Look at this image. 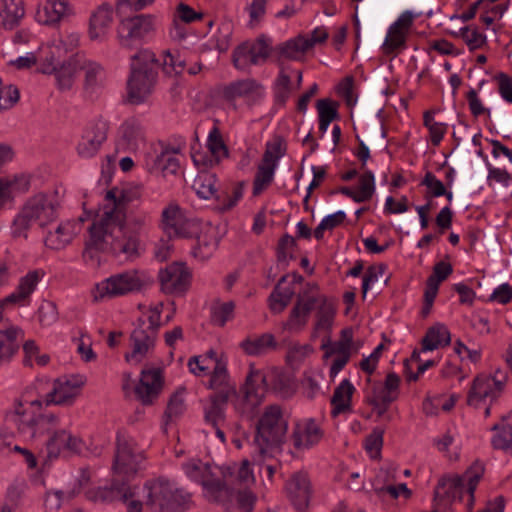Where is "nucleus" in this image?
<instances>
[{
	"label": "nucleus",
	"mask_w": 512,
	"mask_h": 512,
	"mask_svg": "<svg viewBox=\"0 0 512 512\" xmlns=\"http://www.w3.org/2000/svg\"><path fill=\"white\" fill-rule=\"evenodd\" d=\"M491 430L496 432L491 440L492 446L495 449L512 451V412L503 416L501 422L494 424Z\"/></svg>",
	"instance_id": "c9c22d12"
},
{
	"label": "nucleus",
	"mask_w": 512,
	"mask_h": 512,
	"mask_svg": "<svg viewBox=\"0 0 512 512\" xmlns=\"http://www.w3.org/2000/svg\"><path fill=\"white\" fill-rule=\"evenodd\" d=\"M184 392L185 389L181 388L171 395L163 416L165 425L176 420L184 413L186 409Z\"/></svg>",
	"instance_id": "864d4df0"
},
{
	"label": "nucleus",
	"mask_w": 512,
	"mask_h": 512,
	"mask_svg": "<svg viewBox=\"0 0 512 512\" xmlns=\"http://www.w3.org/2000/svg\"><path fill=\"white\" fill-rule=\"evenodd\" d=\"M359 193L358 203L368 201L372 198L375 192L374 174L370 170L364 171L359 177Z\"/></svg>",
	"instance_id": "e2e57ef3"
},
{
	"label": "nucleus",
	"mask_w": 512,
	"mask_h": 512,
	"mask_svg": "<svg viewBox=\"0 0 512 512\" xmlns=\"http://www.w3.org/2000/svg\"><path fill=\"white\" fill-rule=\"evenodd\" d=\"M23 351L25 355L23 363L25 366H32L33 358L39 366H45L50 361V356L48 354H39V347L33 340H28L24 343Z\"/></svg>",
	"instance_id": "052dcab7"
},
{
	"label": "nucleus",
	"mask_w": 512,
	"mask_h": 512,
	"mask_svg": "<svg viewBox=\"0 0 512 512\" xmlns=\"http://www.w3.org/2000/svg\"><path fill=\"white\" fill-rule=\"evenodd\" d=\"M322 437L323 431L314 419L298 424L292 433L293 444L297 449H309L319 443Z\"/></svg>",
	"instance_id": "cd10ccee"
},
{
	"label": "nucleus",
	"mask_w": 512,
	"mask_h": 512,
	"mask_svg": "<svg viewBox=\"0 0 512 512\" xmlns=\"http://www.w3.org/2000/svg\"><path fill=\"white\" fill-rule=\"evenodd\" d=\"M70 8L66 0H46L36 11V20L43 25L53 26L69 14Z\"/></svg>",
	"instance_id": "c85d7f7f"
},
{
	"label": "nucleus",
	"mask_w": 512,
	"mask_h": 512,
	"mask_svg": "<svg viewBox=\"0 0 512 512\" xmlns=\"http://www.w3.org/2000/svg\"><path fill=\"white\" fill-rule=\"evenodd\" d=\"M143 459L144 456L137 451L134 440L118 433L112 467L114 473L126 477L134 475Z\"/></svg>",
	"instance_id": "2eb2a0df"
},
{
	"label": "nucleus",
	"mask_w": 512,
	"mask_h": 512,
	"mask_svg": "<svg viewBox=\"0 0 512 512\" xmlns=\"http://www.w3.org/2000/svg\"><path fill=\"white\" fill-rule=\"evenodd\" d=\"M353 342L352 328H345L341 331L340 340L331 343L330 336L327 335L323 338L321 349L325 350V357H330L333 354H351V345Z\"/></svg>",
	"instance_id": "a19ab883"
},
{
	"label": "nucleus",
	"mask_w": 512,
	"mask_h": 512,
	"mask_svg": "<svg viewBox=\"0 0 512 512\" xmlns=\"http://www.w3.org/2000/svg\"><path fill=\"white\" fill-rule=\"evenodd\" d=\"M314 309L317 311L312 338L317 337L320 331L330 332L336 310L332 302L319 292L315 283H307L305 289L297 295L295 305L287 321L283 323V328L292 333L302 331Z\"/></svg>",
	"instance_id": "f257e3e1"
},
{
	"label": "nucleus",
	"mask_w": 512,
	"mask_h": 512,
	"mask_svg": "<svg viewBox=\"0 0 512 512\" xmlns=\"http://www.w3.org/2000/svg\"><path fill=\"white\" fill-rule=\"evenodd\" d=\"M158 60L150 50H141L131 56L127 79V102L139 105L147 101L154 91L158 77Z\"/></svg>",
	"instance_id": "20e7f679"
},
{
	"label": "nucleus",
	"mask_w": 512,
	"mask_h": 512,
	"mask_svg": "<svg viewBox=\"0 0 512 512\" xmlns=\"http://www.w3.org/2000/svg\"><path fill=\"white\" fill-rule=\"evenodd\" d=\"M162 371L159 368L142 370L139 383L135 387L138 400L144 405H150L162 389Z\"/></svg>",
	"instance_id": "4be33fe9"
},
{
	"label": "nucleus",
	"mask_w": 512,
	"mask_h": 512,
	"mask_svg": "<svg viewBox=\"0 0 512 512\" xmlns=\"http://www.w3.org/2000/svg\"><path fill=\"white\" fill-rule=\"evenodd\" d=\"M86 498L94 503L108 504L115 501L127 503V512H142L143 503L132 499V488L124 481L113 479L109 486L92 488L86 491Z\"/></svg>",
	"instance_id": "9b49d317"
},
{
	"label": "nucleus",
	"mask_w": 512,
	"mask_h": 512,
	"mask_svg": "<svg viewBox=\"0 0 512 512\" xmlns=\"http://www.w3.org/2000/svg\"><path fill=\"white\" fill-rule=\"evenodd\" d=\"M207 147L211 153L213 159L210 160V164H218L222 159L228 158L229 150L227 145L224 143L220 130L217 126H214L209 132L207 139Z\"/></svg>",
	"instance_id": "09e8293b"
},
{
	"label": "nucleus",
	"mask_w": 512,
	"mask_h": 512,
	"mask_svg": "<svg viewBox=\"0 0 512 512\" xmlns=\"http://www.w3.org/2000/svg\"><path fill=\"white\" fill-rule=\"evenodd\" d=\"M508 376L504 370L496 369L493 376L478 375L468 392L467 404L478 408L486 398L496 400L506 385Z\"/></svg>",
	"instance_id": "4468645a"
},
{
	"label": "nucleus",
	"mask_w": 512,
	"mask_h": 512,
	"mask_svg": "<svg viewBox=\"0 0 512 512\" xmlns=\"http://www.w3.org/2000/svg\"><path fill=\"white\" fill-rule=\"evenodd\" d=\"M400 382L401 379L396 373H388L383 385L376 384L373 386L367 401L393 403L399 397Z\"/></svg>",
	"instance_id": "7c9ffc66"
},
{
	"label": "nucleus",
	"mask_w": 512,
	"mask_h": 512,
	"mask_svg": "<svg viewBox=\"0 0 512 512\" xmlns=\"http://www.w3.org/2000/svg\"><path fill=\"white\" fill-rule=\"evenodd\" d=\"M48 457L57 458L61 453L80 454L84 443L67 430H57L52 433L46 443Z\"/></svg>",
	"instance_id": "412c9836"
},
{
	"label": "nucleus",
	"mask_w": 512,
	"mask_h": 512,
	"mask_svg": "<svg viewBox=\"0 0 512 512\" xmlns=\"http://www.w3.org/2000/svg\"><path fill=\"white\" fill-rule=\"evenodd\" d=\"M339 103L330 98L319 99L316 108L319 116V130L325 133L330 123L339 118Z\"/></svg>",
	"instance_id": "c03bdc74"
},
{
	"label": "nucleus",
	"mask_w": 512,
	"mask_h": 512,
	"mask_svg": "<svg viewBox=\"0 0 512 512\" xmlns=\"http://www.w3.org/2000/svg\"><path fill=\"white\" fill-rule=\"evenodd\" d=\"M249 49L251 54V64L253 65L264 62L271 51L270 44L265 36L259 37L256 42L249 45Z\"/></svg>",
	"instance_id": "680f3d73"
},
{
	"label": "nucleus",
	"mask_w": 512,
	"mask_h": 512,
	"mask_svg": "<svg viewBox=\"0 0 512 512\" xmlns=\"http://www.w3.org/2000/svg\"><path fill=\"white\" fill-rule=\"evenodd\" d=\"M275 338L270 333L262 334L256 338H248L241 342L240 347L248 355H262L270 349L276 348Z\"/></svg>",
	"instance_id": "a18cd8bd"
},
{
	"label": "nucleus",
	"mask_w": 512,
	"mask_h": 512,
	"mask_svg": "<svg viewBox=\"0 0 512 512\" xmlns=\"http://www.w3.org/2000/svg\"><path fill=\"white\" fill-rule=\"evenodd\" d=\"M25 491L26 483L24 481L12 483L7 489L6 503L4 506H9L11 512H13V510L21 504Z\"/></svg>",
	"instance_id": "0e129e2a"
},
{
	"label": "nucleus",
	"mask_w": 512,
	"mask_h": 512,
	"mask_svg": "<svg viewBox=\"0 0 512 512\" xmlns=\"http://www.w3.org/2000/svg\"><path fill=\"white\" fill-rule=\"evenodd\" d=\"M25 15L23 0H0V26L13 29Z\"/></svg>",
	"instance_id": "473e14b6"
},
{
	"label": "nucleus",
	"mask_w": 512,
	"mask_h": 512,
	"mask_svg": "<svg viewBox=\"0 0 512 512\" xmlns=\"http://www.w3.org/2000/svg\"><path fill=\"white\" fill-rule=\"evenodd\" d=\"M216 182L217 179L214 174L202 173L195 180L193 187L201 198L210 199L211 197H215L216 200L220 201L222 196L217 194Z\"/></svg>",
	"instance_id": "603ef678"
},
{
	"label": "nucleus",
	"mask_w": 512,
	"mask_h": 512,
	"mask_svg": "<svg viewBox=\"0 0 512 512\" xmlns=\"http://www.w3.org/2000/svg\"><path fill=\"white\" fill-rule=\"evenodd\" d=\"M119 145L128 151H136L145 143L144 130L135 118L126 120L120 127Z\"/></svg>",
	"instance_id": "c756f323"
},
{
	"label": "nucleus",
	"mask_w": 512,
	"mask_h": 512,
	"mask_svg": "<svg viewBox=\"0 0 512 512\" xmlns=\"http://www.w3.org/2000/svg\"><path fill=\"white\" fill-rule=\"evenodd\" d=\"M179 167V160L172 156L167 148L156 156L152 169L160 170L163 176L166 177L167 175H175Z\"/></svg>",
	"instance_id": "4d7b16f0"
},
{
	"label": "nucleus",
	"mask_w": 512,
	"mask_h": 512,
	"mask_svg": "<svg viewBox=\"0 0 512 512\" xmlns=\"http://www.w3.org/2000/svg\"><path fill=\"white\" fill-rule=\"evenodd\" d=\"M83 218L60 222L53 229L47 231L44 244L51 250H62L68 246L80 233Z\"/></svg>",
	"instance_id": "aec40b11"
},
{
	"label": "nucleus",
	"mask_w": 512,
	"mask_h": 512,
	"mask_svg": "<svg viewBox=\"0 0 512 512\" xmlns=\"http://www.w3.org/2000/svg\"><path fill=\"white\" fill-rule=\"evenodd\" d=\"M172 484L162 477L147 481L144 485V489L147 491L146 505L156 512H164L169 503L167 497L171 493Z\"/></svg>",
	"instance_id": "393cba45"
},
{
	"label": "nucleus",
	"mask_w": 512,
	"mask_h": 512,
	"mask_svg": "<svg viewBox=\"0 0 512 512\" xmlns=\"http://www.w3.org/2000/svg\"><path fill=\"white\" fill-rule=\"evenodd\" d=\"M124 215L118 209L116 211L108 210L98 215L89 227V240L85 244L83 258L87 263L98 265L100 262L99 252L111 253L115 256L123 254L122 252L132 251L134 248L133 241L129 244L121 245L115 240L109 227L115 224H123Z\"/></svg>",
	"instance_id": "7ed1b4c3"
},
{
	"label": "nucleus",
	"mask_w": 512,
	"mask_h": 512,
	"mask_svg": "<svg viewBox=\"0 0 512 512\" xmlns=\"http://www.w3.org/2000/svg\"><path fill=\"white\" fill-rule=\"evenodd\" d=\"M451 342V335L448 328L443 324H436L430 327L422 339V350L432 351Z\"/></svg>",
	"instance_id": "58836bf2"
},
{
	"label": "nucleus",
	"mask_w": 512,
	"mask_h": 512,
	"mask_svg": "<svg viewBox=\"0 0 512 512\" xmlns=\"http://www.w3.org/2000/svg\"><path fill=\"white\" fill-rule=\"evenodd\" d=\"M139 197L140 193L138 190H119L118 188L110 189L105 195V200L107 203L103 206L102 212H107L109 209L112 210V208L115 207L113 211L119 209L124 215L123 224H113L111 227H109L110 232L115 235L116 242L126 246V244H129L131 241H133V250L129 252H122L126 258H135L139 256V233L142 229H144L149 220L148 215L143 213L141 215L133 216L129 221H127V206L130 202Z\"/></svg>",
	"instance_id": "f03ea898"
},
{
	"label": "nucleus",
	"mask_w": 512,
	"mask_h": 512,
	"mask_svg": "<svg viewBox=\"0 0 512 512\" xmlns=\"http://www.w3.org/2000/svg\"><path fill=\"white\" fill-rule=\"evenodd\" d=\"M183 468L191 479L202 485L208 501L225 502L231 498L233 490L229 483L233 481L234 472L230 468L219 467L217 471H213L210 465L198 459L188 461Z\"/></svg>",
	"instance_id": "6e6552de"
},
{
	"label": "nucleus",
	"mask_w": 512,
	"mask_h": 512,
	"mask_svg": "<svg viewBox=\"0 0 512 512\" xmlns=\"http://www.w3.org/2000/svg\"><path fill=\"white\" fill-rule=\"evenodd\" d=\"M268 388L278 392H285L289 388V379L277 370L265 373L260 369H256L255 365L251 363L249 365V373L241 388L243 398L237 404V410L241 414L252 416L256 407L263 401Z\"/></svg>",
	"instance_id": "39448f33"
},
{
	"label": "nucleus",
	"mask_w": 512,
	"mask_h": 512,
	"mask_svg": "<svg viewBox=\"0 0 512 512\" xmlns=\"http://www.w3.org/2000/svg\"><path fill=\"white\" fill-rule=\"evenodd\" d=\"M276 166L273 164L262 163L258 166L257 173L253 182V195L258 196L272 182Z\"/></svg>",
	"instance_id": "6e6d98bb"
},
{
	"label": "nucleus",
	"mask_w": 512,
	"mask_h": 512,
	"mask_svg": "<svg viewBox=\"0 0 512 512\" xmlns=\"http://www.w3.org/2000/svg\"><path fill=\"white\" fill-rule=\"evenodd\" d=\"M186 59L178 52L165 51L162 64L163 72L169 76H177L184 72Z\"/></svg>",
	"instance_id": "13d9d810"
},
{
	"label": "nucleus",
	"mask_w": 512,
	"mask_h": 512,
	"mask_svg": "<svg viewBox=\"0 0 512 512\" xmlns=\"http://www.w3.org/2000/svg\"><path fill=\"white\" fill-rule=\"evenodd\" d=\"M287 428V422L282 416L280 407L277 405L266 407L257 421L253 441L255 453L259 459L272 457L276 452L281 451V446L286 440Z\"/></svg>",
	"instance_id": "0eeeda50"
},
{
	"label": "nucleus",
	"mask_w": 512,
	"mask_h": 512,
	"mask_svg": "<svg viewBox=\"0 0 512 512\" xmlns=\"http://www.w3.org/2000/svg\"><path fill=\"white\" fill-rule=\"evenodd\" d=\"M161 290L166 294L185 293L191 282V273L183 263H172L158 274Z\"/></svg>",
	"instance_id": "6ab92c4d"
},
{
	"label": "nucleus",
	"mask_w": 512,
	"mask_h": 512,
	"mask_svg": "<svg viewBox=\"0 0 512 512\" xmlns=\"http://www.w3.org/2000/svg\"><path fill=\"white\" fill-rule=\"evenodd\" d=\"M153 29L154 17L152 15L141 14L124 19L118 26L120 44L125 48H133Z\"/></svg>",
	"instance_id": "f3484780"
},
{
	"label": "nucleus",
	"mask_w": 512,
	"mask_h": 512,
	"mask_svg": "<svg viewBox=\"0 0 512 512\" xmlns=\"http://www.w3.org/2000/svg\"><path fill=\"white\" fill-rule=\"evenodd\" d=\"M23 332L18 327H6L0 311V365L9 362L20 347Z\"/></svg>",
	"instance_id": "bb28decb"
},
{
	"label": "nucleus",
	"mask_w": 512,
	"mask_h": 512,
	"mask_svg": "<svg viewBox=\"0 0 512 512\" xmlns=\"http://www.w3.org/2000/svg\"><path fill=\"white\" fill-rule=\"evenodd\" d=\"M28 188L29 181L23 176H15L12 179L0 178V210H2L7 203L13 201L15 192H25Z\"/></svg>",
	"instance_id": "ea45409f"
},
{
	"label": "nucleus",
	"mask_w": 512,
	"mask_h": 512,
	"mask_svg": "<svg viewBox=\"0 0 512 512\" xmlns=\"http://www.w3.org/2000/svg\"><path fill=\"white\" fill-rule=\"evenodd\" d=\"M288 495L297 510L307 508L310 499V481L304 472L295 473L286 485Z\"/></svg>",
	"instance_id": "a878e982"
},
{
	"label": "nucleus",
	"mask_w": 512,
	"mask_h": 512,
	"mask_svg": "<svg viewBox=\"0 0 512 512\" xmlns=\"http://www.w3.org/2000/svg\"><path fill=\"white\" fill-rule=\"evenodd\" d=\"M85 382V377L80 375L59 378L53 382L51 391L41 400L45 406H71L81 394Z\"/></svg>",
	"instance_id": "dca6fc26"
},
{
	"label": "nucleus",
	"mask_w": 512,
	"mask_h": 512,
	"mask_svg": "<svg viewBox=\"0 0 512 512\" xmlns=\"http://www.w3.org/2000/svg\"><path fill=\"white\" fill-rule=\"evenodd\" d=\"M236 394L235 387H226L210 396V403L204 409V419L216 430V436L222 443H225L226 437L221 429L226 422L225 408L229 398Z\"/></svg>",
	"instance_id": "a211bd4d"
},
{
	"label": "nucleus",
	"mask_w": 512,
	"mask_h": 512,
	"mask_svg": "<svg viewBox=\"0 0 512 512\" xmlns=\"http://www.w3.org/2000/svg\"><path fill=\"white\" fill-rule=\"evenodd\" d=\"M228 373L225 363L217 361L213 369L209 387L218 391L231 387L228 385Z\"/></svg>",
	"instance_id": "774afa93"
},
{
	"label": "nucleus",
	"mask_w": 512,
	"mask_h": 512,
	"mask_svg": "<svg viewBox=\"0 0 512 512\" xmlns=\"http://www.w3.org/2000/svg\"><path fill=\"white\" fill-rule=\"evenodd\" d=\"M406 37L407 33L389 27L387 37L382 46L384 53L389 55L395 53L397 50L404 49Z\"/></svg>",
	"instance_id": "bf43d9fd"
},
{
	"label": "nucleus",
	"mask_w": 512,
	"mask_h": 512,
	"mask_svg": "<svg viewBox=\"0 0 512 512\" xmlns=\"http://www.w3.org/2000/svg\"><path fill=\"white\" fill-rule=\"evenodd\" d=\"M311 49V44L308 43L306 37L299 35L287 42L279 45L276 50L281 57L290 60H299L303 57L304 53Z\"/></svg>",
	"instance_id": "37998d69"
},
{
	"label": "nucleus",
	"mask_w": 512,
	"mask_h": 512,
	"mask_svg": "<svg viewBox=\"0 0 512 512\" xmlns=\"http://www.w3.org/2000/svg\"><path fill=\"white\" fill-rule=\"evenodd\" d=\"M169 503L164 512H183L190 508L192 504V494L183 488L172 484L171 493L167 497Z\"/></svg>",
	"instance_id": "8fccbe9b"
},
{
	"label": "nucleus",
	"mask_w": 512,
	"mask_h": 512,
	"mask_svg": "<svg viewBox=\"0 0 512 512\" xmlns=\"http://www.w3.org/2000/svg\"><path fill=\"white\" fill-rule=\"evenodd\" d=\"M79 70V61L71 59L64 63L59 70L56 71V79L59 89L68 90L74 83V78Z\"/></svg>",
	"instance_id": "5fc2aeb1"
},
{
	"label": "nucleus",
	"mask_w": 512,
	"mask_h": 512,
	"mask_svg": "<svg viewBox=\"0 0 512 512\" xmlns=\"http://www.w3.org/2000/svg\"><path fill=\"white\" fill-rule=\"evenodd\" d=\"M38 321L43 327H50L58 320L56 305L51 301H43L38 308Z\"/></svg>",
	"instance_id": "69168bd1"
},
{
	"label": "nucleus",
	"mask_w": 512,
	"mask_h": 512,
	"mask_svg": "<svg viewBox=\"0 0 512 512\" xmlns=\"http://www.w3.org/2000/svg\"><path fill=\"white\" fill-rule=\"evenodd\" d=\"M484 471V465L475 461L462 475L442 478L434 491L436 505L448 506L456 500L462 501L467 494V509L471 512L475 501L474 493Z\"/></svg>",
	"instance_id": "423d86ee"
},
{
	"label": "nucleus",
	"mask_w": 512,
	"mask_h": 512,
	"mask_svg": "<svg viewBox=\"0 0 512 512\" xmlns=\"http://www.w3.org/2000/svg\"><path fill=\"white\" fill-rule=\"evenodd\" d=\"M169 503L164 512H183L190 508L192 504V494L183 488L172 484L171 493L167 497Z\"/></svg>",
	"instance_id": "3c124183"
},
{
	"label": "nucleus",
	"mask_w": 512,
	"mask_h": 512,
	"mask_svg": "<svg viewBox=\"0 0 512 512\" xmlns=\"http://www.w3.org/2000/svg\"><path fill=\"white\" fill-rule=\"evenodd\" d=\"M113 21V9L109 4H102L92 13L89 21V37L92 40L103 38Z\"/></svg>",
	"instance_id": "2f4dec72"
},
{
	"label": "nucleus",
	"mask_w": 512,
	"mask_h": 512,
	"mask_svg": "<svg viewBox=\"0 0 512 512\" xmlns=\"http://www.w3.org/2000/svg\"><path fill=\"white\" fill-rule=\"evenodd\" d=\"M108 126L104 122H97L89 126L77 146L79 156L91 158L97 154L103 142L107 139Z\"/></svg>",
	"instance_id": "5701e85b"
},
{
	"label": "nucleus",
	"mask_w": 512,
	"mask_h": 512,
	"mask_svg": "<svg viewBox=\"0 0 512 512\" xmlns=\"http://www.w3.org/2000/svg\"><path fill=\"white\" fill-rule=\"evenodd\" d=\"M219 239L214 228L208 227L197 237V246L193 249L194 257L204 261L209 259L218 247Z\"/></svg>",
	"instance_id": "e433bc0d"
},
{
	"label": "nucleus",
	"mask_w": 512,
	"mask_h": 512,
	"mask_svg": "<svg viewBox=\"0 0 512 512\" xmlns=\"http://www.w3.org/2000/svg\"><path fill=\"white\" fill-rule=\"evenodd\" d=\"M420 185L426 186L427 188L425 198L440 197L446 194V188L443 182L437 179L430 171L426 172Z\"/></svg>",
	"instance_id": "338daca9"
},
{
	"label": "nucleus",
	"mask_w": 512,
	"mask_h": 512,
	"mask_svg": "<svg viewBox=\"0 0 512 512\" xmlns=\"http://www.w3.org/2000/svg\"><path fill=\"white\" fill-rule=\"evenodd\" d=\"M287 278L288 275H284L279 279L278 283L268 298L269 308L273 313L278 314L284 311L295 294L292 287H281V285L286 282Z\"/></svg>",
	"instance_id": "4c0bfd02"
},
{
	"label": "nucleus",
	"mask_w": 512,
	"mask_h": 512,
	"mask_svg": "<svg viewBox=\"0 0 512 512\" xmlns=\"http://www.w3.org/2000/svg\"><path fill=\"white\" fill-rule=\"evenodd\" d=\"M260 84L254 79H243L230 83L223 90V97L226 100H234L238 97H244L255 93Z\"/></svg>",
	"instance_id": "de8ad7c7"
},
{
	"label": "nucleus",
	"mask_w": 512,
	"mask_h": 512,
	"mask_svg": "<svg viewBox=\"0 0 512 512\" xmlns=\"http://www.w3.org/2000/svg\"><path fill=\"white\" fill-rule=\"evenodd\" d=\"M355 391L354 386L348 379H344L334 390L331 398L333 406L332 415L337 416L341 413L350 411L351 399Z\"/></svg>",
	"instance_id": "f704fd0d"
},
{
	"label": "nucleus",
	"mask_w": 512,
	"mask_h": 512,
	"mask_svg": "<svg viewBox=\"0 0 512 512\" xmlns=\"http://www.w3.org/2000/svg\"><path fill=\"white\" fill-rule=\"evenodd\" d=\"M59 424V418L55 414H43L38 410L34 421L31 423V433H26L25 438L33 439L50 433Z\"/></svg>",
	"instance_id": "49530a36"
},
{
	"label": "nucleus",
	"mask_w": 512,
	"mask_h": 512,
	"mask_svg": "<svg viewBox=\"0 0 512 512\" xmlns=\"http://www.w3.org/2000/svg\"><path fill=\"white\" fill-rule=\"evenodd\" d=\"M163 303L159 302L149 308L147 321L142 317L137 319L136 326L130 334L131 352L126 353L128 362L140 363L150 350L154 348L155 341L161 326L160 316Z\"/></svg>",
	"instance_id": "9d476101"
},
{
	"label": "nucleus",
	"mask_w": 512,
	"mask_h": 512,
	"mask_svg": "<svg viewBox=\"0 0 512 512\" xmlns=\"http://www.w3.org/2000/svg\"><path fill=\"white\" fill-rule=\"evenodd\" d=\"M161 224L165 232L170 237H187V234L183 228V217L178 204L170 203L162 211Z\"/></svg>",
	"instance_id": "72a5a7b5"
},
{
	"label": "nucleus",
	"mask_w": 512,
	"mask_h": 512,
	"mask_svg": "<svg viewBox=\"0 0 512 512\" xmlns=\"http://www.w3.org/2000/svg\"><path fill=\"white\" fill-rule=\"evenodd\" d=\"M45 276V272L41 269L29 271L20 278L16 290L3 299L2 304H26L31 294L35 291L39 281Z\"/></svg>",
	"instance_id": "b1692460"
},
{
	"label": "nucleus",
	"mask_w": 512,
	"mask_h": 512,
	"mask_svg": "<svg viewBox=\"0 0 512 512\" xmlns=\"http://www.w3.org/2000/svg\"><path fill=\"white\" fill-rule=\"evenodd\" d=\"M58 207L57 199L47 194L39 193L29 198L13 221V236L27 238L33 223L41 228L49 226L57 218Z\"/></svg>",
	"instance_id": "1a4fd4ad"
},
{
	"label": "nucleus",
	"mask_w": 512,
	"mask_h": 512,
	"mask_svg": "<svg viewBox=\"0 0 512 512\" xmlns=\"http://www.w3.org/2000/svg\"><path fill=\"white\" fill-rule=\"evenodd\" d=\"M226 468H230L234 472V477L233 481L229 483V487L233 490L231 498L228 501L219 502L224 506L232 503L236 488H246V486L254 482V476L250 469V462L248 460H243L238 468L230 466H227Z\"/></svg>",
	"instance_id": "79ce46f5"
},
{
	"label": "nucleus",
	"mask_w": 512,
	"mask_h": 512,
	"mask_svg": "<svg viewBox=\"0 0 512 512\" xmlns=\"http://www.w3.org/2000/svg\"><path fill=\"white\" fill-rule=\"evenodd\" d=\"M43 405L41 399L30 400L27 397V392H24L15 398L11 406L5 411L4 421L24 437L26 433H31L30 425Z\"/></svg>",
	"instance_id": "f8f14e48"
},
{
	"label": "nucleus",
	"mask_w": 512,
	"mask_h": 512,
	"mask_svg": "<svg viewBox=\"0 0 512 512\" xmlns=\"http://www.w3.org/2000/svg\"><path fill=\"white\" fill-rule=\"evenodd\" d=\"M148 278L137 270H130L115 274L96 285L95 300L105 296L115 297L140 291L147 283Z\"/></svg>",
	"instance_id": "ddd939ff"
}]
</instances>
